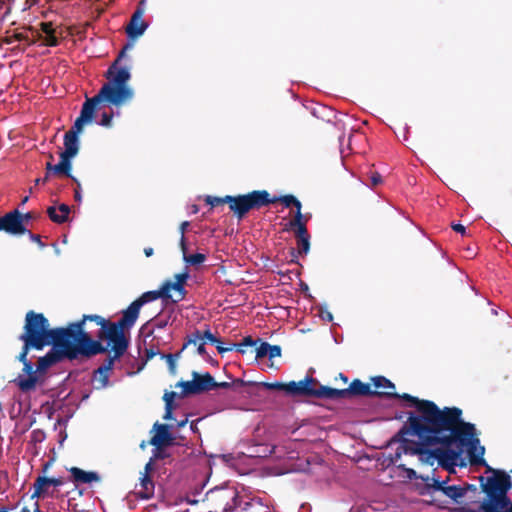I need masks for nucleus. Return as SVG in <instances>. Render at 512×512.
<instances>
[{
  "mask_svg": "<svg viewBox=\"0 0 512 512\" xmlns=\"http://www.w3.org/2000/svg\"><path fill=\"white\" fill-rule=\"evenodd\" d=\"M133 46V43H127L122 48L104 74L107 81L96 95L86 99L80 115L71 128H83V126L92 123L109 126L115 115L114 108L118 110L134 99L135 92L129 84L131 73L128 67L120 64L122 59L126 57L127 51L131 50Z\"/></svg>",
  "mask_w": 512,
  "mask_h": 512,
  "instance_id": "obj_3",
  "label": "nucleus"
},
{
  "mask_svg": "<svg viewBox=\"0 0 512 512\" xmlns=\"http://www.w3.org/2000/svg\"><path fill=\"white\" fill-rule=\"evenodd\" d=\"M53 166H54V165H52L50 162H48V163L46 164V169L48 170V172H47V173H49L50 171H52V172H53Z\"/></svg>",
  "mask_w": 512,
  "mask_h": 512,
  "instance_id": "obj_64",
  "label": "nucleus"
},
{
  "mask_svg": "<svg viewBox=\"0 0 512 512\" xmlns=\"http://www.w3.org/2000/svg\"><path fill=\"white\" fill-rule=\"evenodd\" d=\"M381 181H382V178H381L380 174H378V173H374V174L371 176V182H372V185H373V186L378 185L379 183H381Z\"/></svg>",
  "mask_w": 512,
  "mask_h": 512,
  "instance_id": "obj_54",
  "label": "nucleus"
},
{
  "mask_svg": "<svg viewBox=\"0 0 512 512\" xmlns=\"http://www.w3.org/2000/svg\"><path fill=\"white\" fill-rule=\"evenodd\" d=\"M172 410H173V407H170L169 405H168V407H165V414L163 416V418L165 420L173 419V412H172Z\"/></svg>",
  "mask_w": 512,
  "mask_h": 512,
  "instance_id": "obj_53",
  "label": "nucleus"
},
{
  "mask_svg": "<svg viewBox=\"0 0 512 512\" xmlns=\"http://www.w3.org/2000/svg\"><path fill=\"white\" fill-rule=\"evenodd\" d=\"M372 381H373L374 387L377 389H380V388L395 389V385L390 380L385 378L384 376L374 377L372 379Z\"/></svg>",
  "mask_w": 512,
  "mask_h": 512,
  "instance_id": "obj_30",
  "label": "nucleus"
},
{
  "mask_svg": "<svg viewBox=\"0 0 512 512\" xmlns=\"http://www.w3.org/2000/svg\"><path fill=\"white\" fill-rule=\"evenodd\" d=\"M49 179V173H46L44 178H37L35 179V185H39L41 183H45Z\"/></svg>",
  "mask_w": 512,
  "mask_h": 512,
  "instance_id": "obj_57",
  "label": "nucleus"
},
{
  "mask_svg": "<svg viewBox=\"0 0 512 512\" xmlns=\"http://www.w3.org/2000/svg\"><path fill=\"white\" fill-rule=\"evenodd\" d=\"M119 357H116V353H114L113 356H109L106 361L104 362L103 365H101L98 369H97V372L98 373H106V372H110L112 369H113V366H114V363H115V360H117Z\"/></svg>",
  "mask_w": 512,
  "mask_h": 512,
  "instance_id": "obj_34",
  "label": "nucleus"
},
{
  "mask_svg": "<svg viewBox=\"0 0 512 512\" xmlns=\"http://www.w3.org/2000/svg\"><path fill=\"white\" fill-rule=\"evenodd\" d=\"M169 428L170 427L167 424H160L156 422L153 425V430L155 431V434L151 438L150 444L157 448L171 445L173 442V437L169 431Z\"/></svg>",
  "mask_w": 512,
  "mask_h": 512,
  "instance_id": "obj_15",
  "label": "nucleus"
},
{
  "mask_svg": "<svg viewBox=\"0 0 512 512\" xmlns=\"http://www.w3.org/2000/svg\"><path fill=\"white\" fill-rule=\"evenodd\" d=\"M205 202L212 206V207H215L219 204H224V203H227V200H226V196L224 197H216V196H206L205 198Z\"/></svg>",
  "mask_w": 512,
  "mask_h": 512,
  "instance_id": "obj_38",
  "label": "nucleus"
},
{
  "mask_svg": "<svg viewBox=\"0 0 512 512\" xmlns=\"http://www.w3.org/2000/svg\"><path fill=\"white\" fill-rule=\"evenodd\" d=\"M291 227L296 228L295 235H296L297 239L309 236L306 225L291 226Z\"/></svg>",
  "mask_w": 512,
  "mask_h": 512,
  "instance_id": "obj_45",
  "label": "nucleus"
},
{
  "mask_svg": "<svg viewBox=\"0 0 512 512\" xmlns=\"http://www.w3.org/2000/svg\"><path fill=\"white\" fill-rule=\"evenodd\" d=\"M30 238L31 241L36 242L40 248L45 247V244L41 241L40 236L33 234L32 232L28 231L26 232Z\"/></svg>",
  "mask_w": 512,
  "mask_h": 512,
  "instance_id": "obj_48",
  "label": "nucleus"
},
{
  "mask_svg": "<svg viewBox=\"0 0 512 512\" xmlns=\"http://www.w3.org/2000/svg\"><path fill=\"white\" fill-rule=\"evenodd\" d=\"M199 341H202V335L199 330H196L187 336V340L184 342L181 351H184L188 345L197 344Z\"/></svg>",
  "mask_w": 512,
  "mask_h": 512,
  "instance_id": "obj_33",
  "label": "nucleus"
},
{
  "mask_svg": "<svg viewBox=\"0 0 512 512\" xmlns=\"http://www.w3.org/2000/svg\"><path fill=\"white\" fill-rule=\"evenodd\" d=\"M233 347H234V345L225 347V346H223L222 342H221V344H216V348H217V351L219 352V354H224L226 352L232 351Z\"/></svg>",
  "mask_w": 512,
  "mask_h": 512,
  "instance_id": "obj_51",
  "label": "nucleus"
},
{
  "mask_svg": "<svg viewBox=\"0 0 512 512\" xmlns=\"http://www.w3.org/2000/svg\"><path fill=\"white\" fill-rule=\"evenodd\" d=\"M175 395V392H167L164 394L165 407H168V404L170 407H173L172 403Z\"/></svg>",
  "mask_w": 512,
  "mask_h": 512,
  "instance_id": "obj_50",
  "label": "nucleus"
},
{
  "mask_svg": "<svg viewBox=\"0 0 512 512\" xmlns=\"http://www.w3.org/2000/svg\"><path fill=\"white\" fill-rule=\"evenodd\" d=\"M189 222L188 221H184L181 223L180 227H179V230H180V233H181V238L182 237H185V231L187 229V227L189 226Z\"/></svg>",
  "mask_w": 512,
  "mask_h": 512,
  "instance_id": "obj_56",
  "label": "nucleus"
},
{
  "mask_svg": "<svg viewBox=\"0 0 512 512\" xmlns=\"http://www.w3.org/2000/svg\"><path fill=\"white\" fill-rule=\"evenodd\" d=\"M260 342V340H253L252 337L248 336L243 339L241 343L236 346V350L240 353H245L244 347H253L256 346Z\"/></svg>",
  "mask_w": 512,
  "mask_h": 512,
  "instance_id": "obj_35",
  "label": "nucleus"
},
{
  "mask_svg": "<svg viewBox=\"0 0 512 512\" xmlns=\"http://www.w3.org/2000/svg\"><path fill=\"white\" fill-rule=\"evenodd\" d=\"M260 385L264 386L268 390H282V391L286 392L287 383H281V382L268 383V382H263V383H260Z\"/></svg>",
  "mask_w": 512,
  "mask_h": 512,
  "instance_id": "obj_39",
  "label": "nucleus"
},
{
  "mask_svg": "<svg viewBox=\"0 0 512 512\" xmlns=\"http://www.w3.org/2000/svg\"><path fill=\"white\" fill-rule=\"evenodd\" d=\"M22 216H23V222H24V221H29V220H31V219H32V214H31L30 212H27V213H25V214H24V215H22Z\"/></svg>",
  "mask_w": 512,
  "mask_h": 512,
  "instance_id": "obj_62",
  "label": "nucleus"
},
{
  "mask_svg": "<svg viewBox=\"0 0 512 512\" xmlns=\"http://www.w3.org/2000/svg\"><path fill=\"white\" fill-rule=\"evenodd\" d=\"M202 335V340H207L213 344H221V341L212 332L207 329Z\"/></svg>",
  "mask_w": 512,
  "mask_h": 512,
  "instance_id": "obj_44",
  "label": "nucleus"
},
{
  "mask_svg": "<svg viewBox=\"0 0 512 512\" xmlns=\"http://www.w3.org/2000/svg\"><path fill=\"white\" fill-rule=\"evenodd\" d=\"M94 381L95 383H97L98 389L105 388L109 383V372L98 373L96 370L94 375Z\"/></svg>",
  "mask_w": 512,
  "mask_h": 512,
  "instance_id": "obj_32",
  "label": "nucleus"
},
{
  "mask_svg": "<svg viewBox=\"0 0 512 512\" xmlns=\"http://www.w3.org/2000/svg\"><path fill=\"white\" fill-rule=\"evenodd\" d=\"M345 391L346 398L352 395H385L403 399L418 410L419 415L409 414L408 427L400 431L418 438L417 442L402 440L401 448L405 454L418 455L421 461L430 465L437 461L440 465L449 467L457 464L465 449L471 464H486L483 458L485 448L480 445L476 428L474 424L461 419V409L445 407L441 410L434 402L419 400L407 393L373 391L369 384L359 379L353 380Z\"/></svg>",
  "mask_w": 512,
  "mask_h": 512,
  "instance_id": "obj_1",
  "label": "nucleus"
},
{
  "mask_svg": "<svg viewBox=\"0 0 512 512\" xmlns=\"http://www.w3.org/2000/svg\"><path fill=\"white\" fill-rule=\"evenodd\" d=\"M182 352L183 351L180 350L179 352H177L175 354H163L162 355V358H164L166 360L168 367L172 373H175V371H176V362L180 358Z\"/></svg>",
  "mask_w": 512,
  "mask_h": 512,
  "instance_id": "obj_31",
  "label": "nucleus"
},
{
  "mask_svg": "<svg viewBox=\"0 0 512 512\" xmlns=\"http://www.w3.org/2000/svg\"><path fill=\"white\" fill-rule=\"evenodd\" d=\"M153 253H154V250H153V248H151V247H146V248L144 249V254H145V256H146V257H150V256H152V255H153Z\"/></svg>",
  "mask_w": 512,
  "mask_h": 512,
  "instance_id": "obj_58",
  "label": "nucleus"
},
{
  "mask_svg": "<svg viewBox=\"0 0 512 512\" xmlns=\"http://www.w3.org/2000/svg\"><path fill=\"white\" fill-rule=\"evenodd\" d=\"M140 308L132 302L126 310L123 311V315L117 322L123 329H130L136 322L139 316Z\"/></svg>",
  "mask_w": 512,
  "mask_h": 512,
  "instance_id": "obj_17",
  "label": "nucleus"
},
{
  "mask_svg": "<svg viewBox=\"0 0 512 512\" xmlns=\"http://www.w3.org/2000/svg\"><path fill=\"white\" fill-rule=\"evenodd\" d=\"M408 132H409V130H396L395 131L396 138L400 142H406V141H408Z\"/></svg>",
  "mask_w": 512,
  "mask_h": 512,
  "instance_id": "obj_47",
  "label": "nucleus"
},
{
  "mask_svg": "<svg viewBox=\"0 0 512 512\" xmlns=\"http://www.w3.org/2000/svg\"><path fill=\"white\" fill-rule=\"evenodd\" d=\"M452 229L457 232V233H460L462 235L465 234L466 232V228L465 226H463L462 224L460 223H455V224H452Z\"/></svg>",
  "mask_w": 512,
  "mask_h": 512,
  "instance_id": "obj_52",
  "label": "nucleus"
},
{
  "mask_svg": "<svg viewBox=\"0 0 512 512\" xmlns=\"http://www.w3.org/2000/svg\"><path fill=\"white\" fill-rule=\"evenodd\" d=\"M192 375L193 379L191 381H182L179 383L183 388L184 394H198L215 389V380L209 373L200 375L197 372H193Z\"/></svg>",
  "mask_w": 512,
  "mask_h": 512,
  "instance_id": "obj_11",
  "label": "nucleus"
},
{
  "mask_svg": "<svg viewBox=\"0 0 512 512\" xmlns=\"http://www.w3.org/2000/svg\"><path fill=\"white\" fill-rule=\"evenodd\" d=\"M19 339L24 342L22 352L18 356V360L23 363V372L25 375H19L15 382L19 389L23 392H28L35 388L37 383L36 370H34L33 363L27 359V354L30 349L42 350L47 346V339L43 334L36 333V335L28 336L27 331L19 336Z\"/></svg>",
  "mask_w": 512,
  "mask_h": 512,
  "instance_id": "obj_5",
  "label": "nucleus"
},
{
  "mask_svg": "<svg viewBox=\"0 0 512 512\" xmlns=\"http://www.w3.org/2000/svg\"><path fill=\"white\" fill-rule=\"evenodd\" d=\"M166 325L167 321L162 319L151 320L145 323L140 329V332L144 337V341L146 342L147 338L152 336L156 329H164Z\"/></svg>",
  "mask_w": 512,
  "mask_h": 512,
  "instance_id": "obj_24",
  "label": "nucleus"
},
{
  "mask_svg": "<svg viewBox=\"0 0 512 512\" xmlns=\"http://www.w3.org/2000/svg\"><path fill=\"white\" fill-rule=\"evenodd\" d=\"M480 504H482V502ZM480 507H481V505H479V511L478 512H482ZM458 512H476V511H474L472 509H469V508H461Z\"/></svg>",
  "mask_w": 512,
  "mask_h": 512,
  "instance_id": "obj_61",
  "label": "nucleus"
},
{
  "mask_svg": "<svg viewBox=\"0 0 512 512\" xmlns=\"http://www.w3.org/2000/svg\"><path fill=\"white\" fill-rule=\"evenodd\" d=\"M83 130H68L64 135V150L61 153L67 157L73 158L79 151V134Z\"/></svg>",
  "mask_w": 512,
  "mask_h": 512,
  "instance_id": "obj_16",
  "label": "nucleus"
},
{
  "mask_svg": "<svg viewBox=\"0 0 512 512\" xmlns=\"http://www.w3.org/2000/svg\"><path fill=\"white\" fill-rule=\"evenodd\" d=\"M488 470L494 475L487 477L482 485L486 498L482 501V512H512V502L508 492L512 488V480L509 474L502 470Z\"/></svg>",
  "mask_w": 512,
  "mask_h": 512,
  "instance_id": "obj_4",
  "label": "nucleus"
},
{
  "mask_svg": "<svg viewBox=\"0 0 512 512\" xmlns=\"http://www.w3.org/2000/svg\"><path fill=\"white\" fill-rule=\"evenodd\" d=\"M277 199L276 202L280 201L285 207L294 206L296 209L301 205V202L293 195H284L281 197H275Z\"/></svg>",
  "mask_w": 512,
  "mask_h": 512,
  "instance_id": "obj_29",
  "label": "nucleus"
},
{
  "mask_svg": "<svg viewBox=\"0 0 512 512\" xmlns=\"http://www.w3.org/2000/svg\"><path fill=\"white\" fill-rule=\"evenodd\" d=\"M143 4L144 0L140 1L139 5L131 16L128 25L126 26V33L131 39H136L143 35L148 27V24L142 19L145 11Z\"/></svg>",
  "mask_w": 512,
  "mask_h": 512,
  "instance_id": "obj_13",
  "label": "nucleus"
},
{
  "mask_svg": "<svg viewBox=\"0 0 512 512\" xmlns=\"http://www.w3.org/2000/svg\"><path fill=\"white\" fill-rule=\"evenodd\" d=\"M70 178L72 179V181L76 184V188L74 190V198L77 202H81L82 201V193H81V183L79 182V180L74 177V176H70Z\"/></svg>",
  "mask_w": 512,
  "mask_h": 512,
  "instance_id": "obj_42",
  "label": "nucleus"
},
{
  "mask_svg": "<svg viewBox=\"0 0 512 512\" xmlns=\"http://www.w3.org/2000/svg\"><path fill=\"white\" fill-rule=\"evenodd\" d=\"M197 353L200 356H204L206 354V349H205V343L204 342H199L198 347H197Z\"/></svg>",
  "mask_w": 512,
  "mask_h": 512,
  "instance_id": "obj_55",
  "label": "nucleus"
},
{
  "mask_svg": "<svg viewBox=\"0 0 512 512\" xmlns=\"http://www.w3.org/2000/svg\"><path fill=\"white\" fill-rule=\"evenodd\" d=\"M301 208H302V206H299L296 209L294 219L290 222V226L305 225V221L307 220V217L301 213Z\"/></svg>",
  "mask_w": 512,
  "mask_h": 512,
  "instance_id": "obj_37",
  "label": "nucleus"
},
{
  "mask_svg": "<svg viewBox=\"0 0 512 512\" xmlns=\"http://www.w3.org/2000/svg\"><path fill=\"white\" fill-rule=\"evenodd\" d=\"M297 246L298 251L292 252L294 258L297 257L298 255L308 254L310 250V236L297 239Z\"/></svg>",
  "mask_w": 512,
  "mask_h": 512,
  "instance_id": "obj_28",
  "label": "nucleus"
},
{
  "mask_svg": "<svg viewBox=\"0 0 512 512\" xmlns=\"http://www.w3.org/2000/svg\"><path fill=\"white\" fill-rule=\"evenodd\" d=\"M315 397L322 399L338 400L346 398L345 389H335L327 386H319L316 388Z\"/></svg>",
  "mask_w": 512,
  "mask_h": 512,
  "instance_id": "obj_21",
  "label": "nucleus"
},
{
  "mask_svg": "<svg viewBox=\"0 0 512 512\" xmlns=\"http://www.w3.org/2000/svg\"><path fill=\"white\" fill-rule=\"evenodd\" d=\"M236 383H239V384L242 385V384H244V381L243 380H237L234 383H229V382H220V383H218V382L215 381V388H230V387H232Z\"/></svg>",
  "mask_w": 512,
  "mask_h": 512,
  "instance_id": "obj_49",
  "label": "nucleus"
},
{
  "mask_svg": "<svg viewBox=\"0 0 512 512\" xmlns=\"http://www.w3.org/2000/svg\"><path fill=\"white\" fill-rule=\"evenodd\" d=\"M408 477L410 479H417L419 476H417L416 472L413 469L408 470Z\"/></svg>",
  "mask_w": 512,
  "mask_h": 512,
  "instance_id": "obj_59",
  "label": "nucleus"
},
{
  "mask_svg": "<svg viewBox=\"0 0 512 512\" xmlns=\"http://www.w3.org/2000/svg\"><path fill=\"white\" fill-rule=\"evenodd\" d=\"M189 277L188 271L175 275V282H165L159 290L148 291L143 293L138 299L133 301L138 308L141 309L143 305L149 302H153L159 298L168 300L171 299L173 302H179L185 298L186 290L184 284Z\"/></svg>",
  "mask_w": 512,
  "mask_h": 512,
  "instance_id": "obj_8",
  "label": "nucleus"
},
{
  "mask_svg": "<svg viewBox=\"0 0 512 512\" xmlns=\"http://www.w3.org/2000/svg\"><path fill=\"white\" fill-rule=\"evenodd\" d=\"M281 356V347L279 345H269L268 358L274 359Z\"/></svg>",
  "mask_w": 512,
  "mask_h": 512,
  "instance_id": "obj_43",
  "label": "nucleus"
},
{
  "mask_svg": "<svg viewBox=\"0 0 512 512\" xmlns=\"http://www.w3.org/2000/svg\"><path fill=\"white\" fill-rule=\"evenodd\" d=\"M311 114L319 122L316 123L318 126H334L337 128H360V125L356 124V120H353L346 114L337 112L333 108L317 104L311 108Z\"/></svg>",
  "mask_w": 512,
  "mask_h": 512,
  "instance_id": "obj_10",
  "label": "nucleus"
},
{
  "mask_svg": "<svg viewBox=\"0 0 512 512\" xmlns=\"http://www.w3.org/2000/svg\"><path fill=\"white\" fill-rule=\"evenodd\" d=\"M259 346L256 347V359H262L264 357H268V349H269V343L263 342L260 340Z\"/></svg>",
  "mask_w": 512,
  "mask_h": 512,
  "instance_id": "obj_36",
  "label": "nucleus"
},
{
  "mask_svg": "<svg viewBox=\"0 0 512 512\" xmlns=\"http://www.w3.org/2000/svg\"><path fill=\"white\" fill-rule=\"evenodd\" d=\"M53 166H54V165H52L50 162H48V163L46 164V169L48 170V172H47V173H49L50 171H52V172H53Z\"/></svg>",
  "mask_w": 512,
  "mask_h": 512,
  "instance_id": "obj_63",
  "label": "nucleus"
},
{
  "mask_svg": "<svg viewBox=\"0 0 512 512\" xmlns=\"http://www.w3.org/2000/svg\"><path fill=\"white\" fill-rule=\"evenodd\" d=\"M226 200L230 211L238 219H242L250 210L260 209L277 201L266 190H254L237 196L226 195Z\"/></svg>",
  "mask_w": 512,
  "mask_h": 512,
  "instance_id": "obj_6",
  "label": "nucleus"
},
{
  "mask_svg": "<svg viewBox=\"0 0 512 512\" xmlns=\"http://www.w3.org/2000/svg\"><path fill=\"white\" fill-rule=\"evenodd\" d=\"M319 316L322 320L326 322H331L333 320L332 313L327 309L326 306L319 307Z\"/></svg>",
  "mask_w": 512,
  "mask_h": 512,
  "instance_id": "obj_40",
  "label": "nucleus"
},
{
  "mask_svg": "<svg viewBox=\"0 0 512 512\" xmlns=\"http://www.w3.org/2000/svg\"><path fill=\"white\" fill-rule=\"evenodd\" d=\"M84 321L71 323L67 328L49 329L48 320L41 313L29 311L26 314L24 330L28 336L40 333L53 345L50 351L38 360L36 371L44 372L50 366L64 360H74L79 356L91 357L105 353L106 348L92 340L83 330Z\"/></svg>",
  "mask_w": 512,
  "mask_h": 512,
  "instance_id": "obj_2",
  "label": "nucleus"
},
{
  "mask_svg": "<svg viewBox=\"0 0 512 512\" xmlns=\"http://www.w3.org/2000/svg\"><path fill=\"white\" fill-rule=\"evenodd\" d=\"M71 159L65 155L60 154V162L53 166V172L59 174H65L68 177L72 176L70 174L71 170Z\"/></svg>",
  "mask_w": 512,
  "mask_h": 512,
  "instance_id": "obj_27",
  "label": "nucleus"
},
{
  "mask_svg": "<svg viewBox=\"0 0 512 512\" xmlns=\"http://www.w3.org/2000/svg\"><path fill=\"white\" fill-rule=\"evenodd\" d=\"M70 473L77 483L87 484L92 482L100 481V476L97 472L93 471H84L78 467H72L70 469Z\"/></svg>",
  "mask_w": 512,
  "mask_h": 512,
  "instance_id": "obj_19",
  "label": "nucleus"
},
{
  "mask_svg": "<svg viewBox=\"0 0 512 512\" xmlns=\"http://www.w3.org/2000/svg\"><path fill=\"white\" fill-rule=\"evenodd\" d=\"M142 490L139 491L141 498L148 499L154 493V483L148 474H144L140 479Z\"/></svg>",
  "mask_w": 512,
  "mask_h": 512,
  "instance_id": "obj_25",
  "label": "nucleus"
},
{
  "mask_svg": "<svg viewBox=\"0 0 512 512\" xmlns=\"http://www.w3.org/2000/svg\"><path fill=\"white\" fill-rule=\"evenodd\" d=\"M446 483H447V480H443L441 482V488H439L438 491L443 492L444 495H446L447 497H449L450 499H452L454 501H457L459 498H462L465 496L466 489L462 488L461 486H457V485L447 486Z\"/></svg>",
  "mask_w": 512,
  "mask_h": 512,
  "instance_id": "obj_23",
  "label": "nucleus"
},
{
  "mask_svg": "<svg viewBox=\"0 0 512 512\" xmlns=\"http://www.w3.org/2000/svg\"><path fill=\"white\" fill-rule=\"evenodd\" d=\"M63 484L62 480L59 478H47L44 476H40L36 479L34 483V492L32 494V498L40 497L47 491L48 486H61Z\"/></svg>",
  "mask_w": 512,
  "mask_h": 512,
  "instance_id": "obj_18",
  "label": "nucleus"
},
{
  "mask_svg": "<svg viewBox=\"0 0 512 512\" xmlns=\"http://www.w3.org/2000/svg\"><path fill=\"white\" fill-rule=\"evenodd\" d=\"M0 231L11 235L26 234L27 229L23 224L22 214L17 209L6 213L0 218Z\"/></svg>",
  "mask_w": 512,
  "mask_h": 512,
  "instance_id": "obj_12",
  "label": "nucleus"
},
{
  "mask_svg": "<svg viewBox=\"0 0 512 512\" xmlns=\"http://www.w3.org/2000/svg\"><path fill=\"white\" fill-rule=\"evenodd\" d=\"M315 379L312 377H305V379L296 381H290L286 386V393L289 395H303V396H314L316 388H314Z\"/></svg>",
  "mask_w": 512,
  "mask_h": 512,
  "instance_id": "obj_14",
  "label": "nucleus"
},
{
  "mask_svg": "<svg viewBox=\"0 0 512 512\" xmlns=\"http://www.w3.org/2000/svg\"><path fill=\"white\" fill-rule=\"evenodd\" d=\"M86 320L95 321L101 326L98 337L107 340V346H104L106 351L110 347L116 353V357H121L125 353L128 341L124 336V329L119 324L109 323L98 315H84L81 321L85 322Z\"/></svg>",
  "mask_w": 512,
  "mask_h": 512,
  "instance_id": "obj_9",
  "label": "nucleus"
},
{
  "mask_svg": "<svg viewBox=\"0 0 512 512\" xmlns=\"http://www.w3.org/2000/svg\"><path fill=\"white\" fill-rule=\"evenodd\" d=\"M419 478L425 483L429 492L438 491L439 488H441V482L443 481L436 477L435 471L431 474L420 475Z\"/></svg>",
  "mask_w": 512,
  "mask_h": 512,
  "instance_id": "obj_26",
  "label": "nucleus"
},
{
  "mask_svg": "<svg viewBox=\"0 0 512 512\" xmlns=\"http://www.w3.org/2000/svg\"><path fill=\"white\" fill-rule=\"evenodd\" d=\"M187 422H188V419H187V418H185V419H183V420L177 421L176 426H177L178 428H182V427H184V426L186 425V423H187Z\"/></svg>",
  "mask_w": 512,
  "mask_h": 512,
  "instance_id": "obj_60",
  "label": "nucleus"
},
{
  "mask_svg": "<svg viewBox=\"0 0 512 512\" xmlns=\"http://www.w3.org/2000/svg\"><path fill=\"white\" fill-rule=\"evenodd\" d=\"M189 277L188 271L175 275V282H165L159 290L148 291L143 293L138 299L133 301L138 308L141 309L143 305L149 302H153L159 298L168 300L171 299L173 302H179L185 298L186 290L184 284Z\"/></svg>",
  "mask_w": 512,
  "mask_h": 512,
  "instance_id": "obj_7",
  "label": "nucleus"
},
{
  "mask_svg": "<svg viewBox=\"0 0 512 512\" xmlns=\"http://www.w3.org/2000/svg\"><path fill=\"white\" fill-rule=\"evenodd\" d=\"M43 41H44V44L46 46H50V47L57 46L58 45V38L56 36V31H54L53 33L45 36Z\"/></svg>",
  "mask_w": 512,
  "mask_h": 512,
  "instance_id": "obj_41",
  "label": "nucleus"
},
{
  "mask_svg": "<svg viewBox=\"0 0 512 512\" xmlns=\"http://www.w3.org/2000/svg\"><path fill=\"white\" fill-rule=\"evenodd\" d=\"M40 30L45 34V36H47L55 31V29L53 28L52 22L40 23Z\"/></svg>",
  "mask_w": 512,
  "mask_h": 512,
  "instance_id": "obj_46",
  "label": "nucleus"
},
{
  "mask_svg": "<svg viewBox=\"0 0 512 512\" xmlns=\"http://www.w3.org/2000/svg\"><path fill=\"white\" fill-rule=\"evenodd\" d=\"M70 207L67 204H60L57 208L50 206L47 209L49 218L55 223H63L68 219Z\"/></svg>",
  "mask_w": 512,
  "mask_h": 512,
  "instance_id": "obj_20",
  "label": "nucleus"
},
{
  "mask_svg": "<svg viewBox=\"0 0 512 512\" xmlns=\"http://www.w3.org/2000/svg\"><path fill=\"white\" fill-rule=\"evenodd\" d=\"M180 248L183 253V260L187 265L197 266L206 260V255L202 253H195L192 255L187 254V244L185 237L180 238Z\"/></svg>",
  "mask_w": 512,
  "mask_h": 512,
  "instance_id": "obj_22",
  "label": "nucleus"
}]
</instances>
